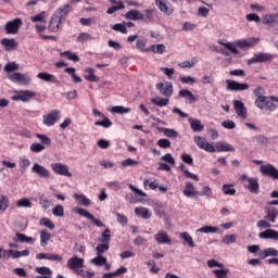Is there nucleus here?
<instances>
[{"label": "nucleus", "instance_id": "obj_1", "mask_svg": "<svg viewBox=\"0 0 278 278\" xmlns=\"http://www.w3.org/2000/svg\"><path fill=\"white\" fill-rule=\"evenodd\" d=\"M8 77L10 81L18 84V86H29V84H31V77L28 74H23L21 72H15Z\"/></svg>", "mask_w": 278, "mask_h": 278}, {"label": "nucleus", "instance_id": "obj_2", "mask_svg": "<svg viewBox=\"0 0 278 278\" xmlns=\"http://www.w3.org/2000/svg\"><path fill=\"white\" fill-rule=\"evenodd\" d=\"M273 60H275V55L266 52H258L248 61V64H265L266 62H273Z\"/></svg>", "mask_w": 278, "mask_h": 278}, {"label": "nucleus", "instance_id": "obj_3", "mask_svg": "<svg viewBox=\"0 0 278 278\" xmlns=\"http://www.w3.org/2000/svg\"><path fill=\"white\" fill-rule=\"evenodd\" d=\"M73 212L75 214H78V216H84V218H88L96 227H105V224L101 222V219H97L94 215L90 214L88 211L81 207L73 208Z\"/></svg>", "mask_w": 278, "mask_h": 278}, {"label": "nucleus", "instance_id": "obj_4", "mask_svg": "<svg viewBox=\"0 0 278 278\" xmlns=\"http://www.w3.org/2000/svg\"><path fill=\"white\" fill-rule=\"evenodd\" d=\"M260 173H262L264 177H270L271 179L278 181V169L273 164L262 165L260 167Z\"/></svg>", "mask_w": 278, "mask_h": 278}, {"label": "nucleus", "instance_id": "obj_5", "mask_svg": "<svg viewBox=\"0 0 278 278\" xmlns=\"http://www.w3.org/2000/svg\"><path fill=\"white\" fill-rule=\"evenodd\" d=\"M22 26H23V20L17 17L13 21L8 22L4 25V29H5L7 34L14 35V34H18V30L21 29Z\"/></svg>", "mask_w": 278, "mask_h": 278}, {"label": "nucleus", "instance_id": "obj_6", "mask_svg": "<svg viewBox=\"0 0 278 278\" xmlns=\"http://www.w3.org/2000/svg\"><path fill=\"white\" fill-rule=\"evenodd\" d=\"M31 172L39 177V179H51V172L47 167L35 163L31 167Z\"/></svg>", "mask_w": 278, "mask_h": 278}, {"label": "nucleus", "instance_id": "obj_7", "mask_svg": "<svg viewBox=\"0 0 278 278\" xmlns=\"http://www.w3.org/2000/svg\"><path fill=\"white\" fill-rule=\"evenodd\" d=\"M34 97H36V91L21 90L17 91V94L12 96V101H23V103H27V101H31Z\"/></svg>", "mask_w": 278, "mask_h": 278}, {"label": "nucleus", "instance_id": "obj_8", "mask_svg": "<svg viewBox=\"0 0 278 278\" xmlns=\"http://www.w3.org/2000/svg\"><path fill=\"white\" fill-rule=\"evenodd\" d=\"M51 168L55 175H61L62 177H73V174L68 172V166L62 163L51 164Z\"/></svg>", "mask_w": 278, "mask_h": 278}, {"label": "nucleus", "instance_id": "obj_9", "mask_svg": "<svg viewBox=\"0 0 278 278\" xmlns=\"http://www.w3.org/2000/svg\"><path fill=\"white\" fill-rule=\"evenodd\" d=\"M58 121H60V111L58 110H52L50 113L43 115V125L48 127H52Z\"/></svg>", "mask_w": 278, "mask_h": 278}, {"label": "nucleus", "instance_id": "obj_10", "mask_svg": "<svg viewBox=\"0 0 278 278\" xmlns=\"http://www.w3.org/2000/svg\"><path fill=\"white\" fill-rule=\"evenodd\" d=\"M226 84L227 90H231L232 92L249 90V84H242L231 79H227Z\"/></svg>", "mask_w": 278, "mask_h": 278}, {"label": "nucleus", "instance_id": "obj_11", "mask_svg": "<svg viewBox=\"0 0 278 278\" xmlns=\"http://www.w3.org/2000/svg\"><path fill=\"white\" fill-rule=\"evenodd\" d=\"M254 96L256 97V108H258V110H264V102L266 101V96H264V87L258 86L256 89H254Z\"/></svg>", "mask_w": 278, "mask_h": 278}, {"label": "nucleus", "instance_id": "obj_12", "mask_svg": "<svg viewBox=\"0 0 278 278\" xmlns=\"http://www.w3.org/2000/svg\"><path fill=\"white\" fill-rule=\"evenodd\" d=\"M257 42H260V39L255 37L249 39H239L235 41V47H239V49H251V47L257 45Z\"/></svg>", "mask_w": 278, "mask_h": 278}, {"label": "nucleus", "instance_id": "obj_13", "mask_svg": "<svg viewBox=\"0 0 278 278\" xmlns=\"http://www.w3.org/2000/svg\"><path fill=\"white\" fill-rule=\"evenodd\" d=\"M194 142L200 147V149H203L204 151H207L208 153H216V149L214 148V144L207 142L205 138L203 137H195Z\"/></svg>", "mask_w": 278, "mask_h": 278}, {"label": "nucleus", "instance_id": "obj_14", "mask_svg": "<svg viewBox=\"0 0 278 278\" xmlns=\"http://www.w3.org/2000/svg\"><path fill=\"white\" fill-rule=\"evenodd\" d=\"M264 108L269 110V112H275L278 108V97L271 96L265 98V101L263 102V110Z\"/></svg>", "mask_w": 278, "mask_h": 278}, {"label": "nucleus", "instance_id": "obj_15", "mask_svg": "<svg viewBox=\"0 0 278 278\" xmlns=\"http://www.w3.org/2000/svg\"><path fill=\"white\" fill-rule=\"evenodd\" d=\"M245 189L249 190L252 194H260V181L257 177H252L248 179V185Z\"/></svg>", "mask_w": 278, "mask_h": 278}, {"label": "nucleus", "instance_id": "obj_16", "mask_svg": "<svg viewBox=\"0 0 278 278\" xmlns=\"http://www.w3.org/2000/svg\"><path fill=\"white\" fill-rule=\"evenodd\" d=\"M156 88L159 92L163 94V97H173V83H159L156 84Z\"/></svg>", "mask_w": 278, "mask_h": 278}, {"label": "nucleus", "instance_id": "obj_17", "mask_svg": "<svg viewBox=\"0 0 278 278\" xmlns=\"http://www.w3.org/2000/svg\"><path fill=\"white\" fill-rule=\"evenodd\" d=\"M155 5H157L159 10H161L163 14H166V16H170V14L175 12V9H173L172 5H168L167 0H155Z\"/></svg>", "mask_w": 278, "mask_h": 278}, {"label": "nucleus", "instance_id": "obj_18", "mask_svg": "<svg viewBox=\"0 0 278 278\" xmlns=\"http://www.w3.org/2000/svg\"><path fill=\"white\" fill-rule=\"evenodd\" d=\"M68 12H71V4H64L63 7H60L52 16L62 23V21L68 16Z\"/></svg>", "mask_w": 278, "mask_h": 278}, {"label": "nucleus", "instance_id": "obj_19", "mask_svg": "<svg viewBox=\"0 0 278 278\" xmlns=\"http://www.w3.org/2000/svg\"><path fill=\"white\" fill-rule=\"evenodd\" d=\"M67 268L70 270H77L79 268H84V258H79L77 256H73L67 261Z\"/></svg>", "mask_w": 278, "mask_h": 278}, {"label": "nucleus", "instance_id": "obj_20", "mask_svg": "<svg viewBox=\"0 0 278 278\" xmlns=\"http://www.w3.org/2000/svg\"><path fill=\"white\" fill-rule=\"evenodd\" d=\"M232 103L237 116H240V118H247V106H244V102L235 100Z\"/></svg>", "mask_w": 278, "mask_h": 278}, {"label": "nucleus", "instance_id": "obj_21", "mask_svg": "<svg viewBox=\"0 0 278 278\" xmlns=\"http://www.w3.org/2000/svg\"><path fill=\"white\" fill-rule=\"evenodd\" d=\"M265 220H268L269 223H277V216H278V208L275 206H266L265 207Z\"/></svg>", "mask_w": 278, "mask_h": 278}, {"label": "nucleus", "instance_id": "obj_22", "mask_svg": "<svg viewBox=\"0 0 278 278\" xmlns=\"http://www.w3.org/2000/svg\"><path fill=\"white\" fill-rule=\"evenodd\" d=\"M258 238L262 240H276L278 241V231L275 229H266L263 232L258 233Z\"/></svg>", "mask_w": 278, "mask_h": 278}, {"label": "nucleus", "instance_id": "obj_23", "mask_svg": "<svg viewBox=\"0 0 278 278\" xmlns=\"http://www.w3.org/2000/svg\"><path fill=\"white\" fill-rule=\"evenodd\" d=\"M214 149L218 153H223V152L233 153L236 151V148H232L231 144H229L227 142H223V141L216 142Z\"/></svg>", "mask_w": 278, "mask_h": 278}, {"label": "nucleus", "instance_id": "obj_24", "mask_svg": "<svg viewBox=\"0 0 278 278\" xmlns=\"http://www.w3.org/2000/svg\"><path fill=\"white\" fill-rule=\"evenodd\" d=\"M98 242L102 244H110V242H112V230L110 228L104 229L98 238Z\"/></svg>", "mask_w": 278, "mask_h": 278}, {"label": "nucleus", "instance_id": "obj_25", "mask_svg": "<svg viewBox=\"0 0 278 278\" xmlns=\"http://www.w3.org/2000/svg\"><path fill=\"white\" fill-rule=\"evenodd\" d=\"M2 47H4L5 51H14L18 47V42H16V39H8L4 38L0 42Z\"/></svg>", "mask_w": 278, "mask_h": 278}, {"label": "nucleus", "instance_id": "obj_26", "mask_svg": "<svg viewBox=\"0 0 278 278\" xmlns=\"http://www.w3.org/2000/svg\"><path fill=\"white\" fill-rule=\"evenodd\" d=\"M154 239L156 242H159V244H170V238L164 230H160L159 233L154 236Z\"/></svg>", "mask_w": 278, "mask_h": 278}, {"label": "nucleus", "instance_id": "obj_27", "mask_svg": "<svg viewBox=\"0 0 278 278\" xmlns=\"http://www.w3.org/2000/svg\"><path fill=\"white\" fill-rule=\"evenodd\" d=\"M178 94L179 97H182V99H189L188 103L190 104L197 103L198 101L197 96H194V93L188 89H181Z\"/></svg>", "mask_w": 278, "mask_h": 278}, {"label": "nucleus", "instance_id": "obj_28", "mask_svg": "<svg viewBox=\"0 0 278 278\" xmlns=\"http://www.w3.org/2000/svg\"><path fill=\"white\" fill-rule=\"evenodd\" d=\"M125 20L126 21H141L142 12H140L136 9H132L125 14Z\"/></svg>", "mask_w": 278, "mask_h": 278}, {"label": "nucleus", "instance_id": "obj_29", "mask_svg": "<svg viewBox=\"0 0 278 278\" xmlns=\"http://www.w3.org/2000/svg\"><path fill=\"white\" fill-rule=\"evenodd\" d=\"M37 260H50L52 262H63L64 258L60 254H47V253H39L37 254Z\"/></svg>", "mask_w": 278, "mask_h": 278}, {"label": "nucleus", "instance_id": "obj_30", "mask_svg": "<svg viewBox=\"0 0 278 278\" xmlns=\"http://www.w3.org/2000/svg\"><path fill=\"white\" fill-rule=\"evenodd\" d=\"M184 194L185 197H199L200 192L194 190V184L186 182Z\"/></svg>", "mask_w": 278, "mask_h": 278}, {"label": "nucleus", "instance_id": "obj_31", "mask_svg": "<svg viewBox=\"0 0 278 278\" xmlns=\"http://www.w3.org/2000/svg\"><path fill=\"white\" fill-rule=\"evenodd\" d=\"M7 253L11 255L13 260H18L20 257H27L29 256V250H23V251H17V250H9Z\"/></svg>", "mask_w": 278, "mask_h": 278}, {"label": "nucleus", "instance_id": "obj_32", "mask_svg": "<svg viewBox=\"0 0 278 278\" xmlns=\"http://www.w3.org/2000/svg\"><path fill=\"white\" fill-rule=\"evenodd\" d=\"M152 51V53H157L162 55V53L166 52V46L163 43L152 45L150 48L146 49V52Z\"/></svg>", "mask_w": 278, "mask_h": 278}, {"label": "nucleus", "instance_id": "obj_33", "mask_svg": "<svg viewBox=\"0 0 278 278\" xmlns=\"http://www.w3.org/2000/svg\"><path fill=\"white\" fill-rule=\"evenodd\" d=\"M127 273V267L121 266L118 269H116L113 273H105L103 274V278H114V277H121V275H125Z\"/></svg>", "mask_w": 278, "mask_h": 278}, {"label": "nucleus", "instance_id": "obj_34", "mask_svg": "<svg viewBox=\"0 0 278 278\" xmlns=\"http://www.w3.org/2000/svg\"><path fill=\"white\" fill-rule=\"evenodd\" d=\"M157 131H160V134H164L167 138H177V136H179V132L173 128L159 127Z\"/></svg>", "mask_w": 278, "mask_h": 278}, {"label": "nucleus", "instance_id": "obj_35", "mask_svg": "<svg viewBox=\"0 0 278 278\" xmlns=\"http://www.w3.org/2000/svg\"><path fill=\"white\" fill-rule=\"evenodd\" d=\"M135 214H136V216H139L140 218H144V219L151 218V213L149 212V208H147V207H136Z\"/></svg>", "mask_w": 278, "mask_h": 278}, {"label": "nucleus", "instance_id": "obj_36", "mask_svg": "<svg viewBox=\"0 0 278 278\" xmlns=\"http://www.w3.org/2000/svg\"><path fill=\"white\" fill-rule=\"evenodd\" d=\"M74 199H76V201H78V203L83 204L85 207H89V205L92 204L90 199L85 197L84 193H75Z\"/></svg>", "mask_w": 278, "mask_h": 278}, {"label": "nucleus", "instance_id": "obj_37", "mask_svg": "<svg viewBox=\"0 0 278 278\" xmlns=\"http://www.w3.org/2000/svg\"><path fill=\"white\" fill-rule=\"evenodd\" d=\"M189 123H190L192 131H203V129H205V126H203V124H201V122L199 119H194V118L190 117Z\"/></svg>", "mask_w": 278, "mask_h": 278}, {"label": "nucleus", "instance_id": "obj_38", "mask_svg": "<svg viewBox=\"0 0 278 278\" xmlns=\"http://www.w3.org/2000/svg\"><path fill=\"white\" fill-rule=\"evenodd\" d=\"M153 9L143 10L141 21H143V23H153Z\"/></svg>", "mask_w": 278, "mask_h": 278}, {"label": "nucleus", "instance_id": "obj_39", "mask_svg": "<svg viewBox=\"0 0 278 278\" xmlns=\"http://www.w3.org/2000/svg\"><path fill=\"white\" fill-rule=\"evenodd\" d=\"M60 25H62V21L58 20V17H54L52 15L51 21H50V25H49V30L50 31H59L60 30Z\"/></svg>", "mask_w": 278, "mask_h": 278}, {"label": "nucleus", "instance_id": "obj_40", "mask_svg": "<svg viewBox=\"0 0 278 278\" xmlns=\"http://www.w3.org/2000/svg\"><path fill=\"white\" fill-rule=\"evenodd\" d=\"M40 244L41 247H47L49 244V240H51V233L49 231L42 229L40 230Z\"/></svg>", "mask_w": 278, "mask_h": 278}, {"label": "nucleus", "instance_id": "obj_41", "mask_svg": "<svg viewBox=\"0 0 278 278\" xmlns=\"http://www.w3.org/2000/svg\"><path fill=\"white\" fill-rule=\"evenodd\" d=\"M16 239H14V242H22V243H27L29 244V242H34V238L31 237H27L25 233L22 232H16L15 233Z\"/></svg>", "mask_w": 278, "mask_h": 278}, {"label": "nucleus", "instance_id": "obj_42", "mask_svg": "<svg viewBox=\"0 0 278 278\" xmlns=\"http://www.w3.org/2000/svg\"><path fill=\"white\" fill-rule=\"evenodd\" d=\"M180 170L184 173V175L188 178V179H193V181H199V176L197 174H192L190 173L188 169H186V165L184 163H181L179 165Z\"/></svg>", "mask_w": 278, "mask_h": 278}, {"label": "nucleus", "instance_id": "obj_43", "mask_svg": "<svg viewBox=\"0 0 278 278\" xmlns=\"http://www.w3.org/2000/svg\"><path fill=\"white\" fill-rule=\"evenodd\" d=\"M180 238L182 240H185V244H188L190 247V249H194V247H197V244H194V240H192V236H190V233L181 232Z\"/></svg>", "mask_w": 278, "mask_h": 278}, {"label": "nucleus", "instance_id": "obj_44", "mask_svg": "<svg viewBox=\"0 0 278 278\" xmlns=\"http://www.w3.org/2000/svg\"><path fill=\"white\" fill-rule=\"evenodd\" d=\"M38 79H42V81H51L52 84H55V77L53 74H49L47 72H41L37 75Z\"/></svg>", "mask_w": 278, "mask_h": 278}, {"label": "nucleus", "instance_id": "obj_45", "mask_svg": "<svg viewBox=\"0 0 278 278\" xmlns=\"http://www.w3.org/2000/svg\"><path fill=\"white\" fill-rule=\"evenodd\" d=\"M10 207V198L8 195H0V212H5Z\"/></svg>", "mask_w": 278, "mask_h": 278}, {"label": "nucleus", "instance_id": "obj_46", "mask_svg": "<svg viewBox=\"0 0 278 278\" xmlns=\"http://www.w3.org/2000/svg\"><path fill=\"white\" fill-rule=\"evenodd\" d=\"M222 190L224 194H227L228 197H233V194H236V188L230 184L223 185Z\"/></svg>", "mask_w": 278, "mask_h": 278}, {"label": "nucleus", "instance_id": "obj_47", "mask_svg": "<svg viewBox=\"0 0 278 278\" xmlns=\"http://www.w3.org/2000/svg\"><path fill=\"white\" fill-rule=\"evenodd\" d=\"M110 251V244L108 243H99L96 248L97 255L103 256V253Z\"/></svg>", "mask_w": 278, "mask_h": 278}, {"label": "nucleus", "instance_id": "obj_48", "mask_svg": "<svg viewBox=\"0 0 278 278\" xmlns=\"http://www.w3.org/2000/svg\"><path fill=\"white\" fill-rule=\"evenodd\" d=\"M151 102L153 103V105H157V108H164L169 103V100L168 98H161V99L152 98Z\"/></svg>", "mask_w": 278, "mask_h": 278}, {"label": "nucleus", "instance_id": "obj_49", "mask_svg": "<svg viewBox=\"0 0 278 278\" xmlns=\"http://www.w3.org/2000/svg\"><path fill=\"white\" fill-rule=\"evenodd\" d=\"M36 138H38L41 142V144H43V147H51V138H49L47 135H42V134H36Z\"/></svg>", "mask_w": 278, "mask_h": 278}, {"label": "nucleus", "instance_id": "obj_50", "mask_svg": "<svg viewBox=\"0 0 278 278\" xmlns=\"http://www.w3.org/2000/svg\"><path fill=\"white\" fill-rule=\"evenodd\" d=\"M111 112H113V114H129V112H131V109L119 105L113 106L111 109Z\"/></svg>", "mask_w": 278, "mask_h": 278}, {"label": "nucleus", "instance_id": "obj_51", "mask_svg": "<svg viewBox=\"0 0 278 278\" xmlns=\"http://www.w3.org/2000/svg\"><path fill=\"white\" fill-rule=\"evenodd\" d=\"M96 127H104V129H110V126L112 125V121L110 118L104 117L102 121H98L94 123Z\"/></svg>", "mask_w": 278, "mask_h": 278}, {"label": "nucleus", "instance_id": "obj_52", "mask_svg": "<svg viewBox=\"0 0 278 278\" xmlns=\"http://www.w3.org/2000/svg\"><path fill=\"white\" fill-rule=\"evenodd\" d=\"M255 140H256L257 144H260V147H267L270 142V140L264 135L256 136Z\"/></svg>", "mask_w": 278, "mask_h": 278}, {"label": "nucleus", "instance_id": "obj_53", "mask_svg": "<svg viewBox=\"0 0 278 278\" xmlns=\"http://www.w3.org/2000/svg\"><path fill=\"white\" fill-rule=\"evenodd\" d=\"M198 231L200 233H216L218 232V227H214V226H204L200 229H198Z\"/></svg>", "mask_w": 278, "mask_h": 278}, {"label": "nucleus", "instance_id": "obj_54", "mask_svg": "<svg viewBox=\"0 0 278 278\" xmlns=\"http://www.w3.org/2000/svg\"><path fill=\"white\" fill-rule=\"evenodd\" d=\"M39 225H42L43 227H47L48 229H55V224L47 217H43L39 220Z\"/></svg>", "mask_w": 278, "mask_h": 278}, {"label": "nucleus", "instance_id": "obj_55", "mask_svg": "<svg viewBox=\"0 0 278 278\" xmlns=\"http://www.w3.org/2000/svg\"><path fill=\"white\" fill-rule=\"evenodd\" d=\"M213 274L216 278H227V275H229V269L222 268V269H214Z\"/></svg>", "mask_w": 278, "mask_h": 278}, {"label": "nucleus", "instance_id": "obj_56", "mask_svg": "<svg viewBox=\"0 0 278 278\" xmlns=\"http://www.w3.org/2000/svg\"><path fill=\"white\" fill-rule=\"evenodd\" d=\"M108 262V258L101 255H97L94 258L90 261L91 264H94V266H103Z\"/></svg>", "mask_w": 278, "mask_h": 278}, {"label": "nucleus", "instance_id": "obj_57", "mask_svg": "<svg viewBox=\"0 0 278 278\" xmlns=\"http://www.w3.org/2000/svg\"><path fill=\"white\" fill-rule=\"evenodd\" d=\"M86 73H88V75L85 77V79H87V81H99V77H97V75H94V70L89 67L86 70Z\"/></svg>", "mask_w": 278, "mask_h": 278}, {"label": "nucleus", "instance_id": "obj_58", "mask_svg": "<svg viewBox=\"0 0 278 278\" xmlns=\"http://www.w3.org/2000/svg\"><path fill=\"white\" fill-rule=\"evenodd\" d=\"M87 40H94V37L88 33H80L77 37V42H87Z\"/></svg>", "mask_w": 278, "mask_h": 278}, {"label": "nucleus", "instance_id": "obj_59", "mask_svg": "<svg viewBox=\"0 0 278 278\" xmlns=\"http://www.w3.org/2000/svg\"><path fill=\"white\" fill-rule=\"evenodd\" d=\"M16 207H31V201L27 198H22L16 201Z\"/></svg>", "mask_w": 278, "mask_h": 278}, {"label": "nucleus", "instance_id": "obj_60", "mask_svg": "<svg viewBox=\"0 0 278 278\" xmlns=\"http://www.w3.org/2000/svg\"><path fill=\"white\" fill-rule=\"evenodd\" d=\"M52 214L58 216L59 218H63L64 216V206L58 204L55 207L52 208Z\"/></svg>", "mask_w": 278, "mask_h": 278}, {"label": "nucleus", "instance_id": "obj_61", "mask_svg": "<svg viewBox=\"0 0 278 278\" xmlns=\"http://www.w3.org/2000/svg\"><path fill=\"white\" fill-rule=\"evenodd\" d=\"M5 73H14V71H18V64L16 62H9L4 66Z\"/></svg>", "mask_w": 278, "mask_h": 278}, {"label": "nucleus", "instance_id": "obj_62", "mask_svg": "<svg viewBox=\"0 0 278 278\" xmlns=\"http://www.w3.org/2000/svg\"><path fill=\"white\" fill-rule=\"evenodd\" d=\"M113 31H119V34H127V26L123 23H118L112 26Z\"/></svg>", "mask_w": 278, "mask_h": 278}, {"label": "nucleus", "instance_id": "obj_63", "mask_svg": "<svg viewBox=\"0 0 278 278\" xmlns=\"http://www.w3.org/2000/svg\"><path fill=\"white\" fill-rule=\"evenodd\" d=\"M277 18H278V14L265 15L263 23H264V25H270L271 23H275V21H277Z\"/></svg>", "mask_w": 278, "mask_h": 278}, {"label": "nucleus", "instance_id": "obj_64", "mask_svg": "<svg viewBox=\"0 0 278 278\" xmlns=\"http://www.w3.org/2000/svg\"><path fill=\"white\" fill-rule=\"evenodd\" d=\"M237 239H238V237L236 235H226L223 238V243L224 244H233V242H236Z\"/></svg>", "mask_w": 278, "mask_h": 278}]
</instances>
